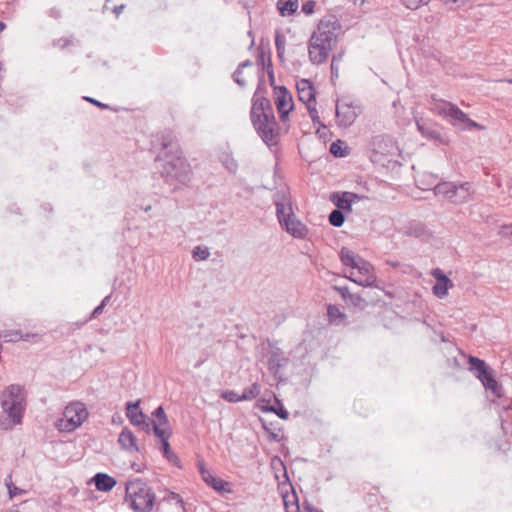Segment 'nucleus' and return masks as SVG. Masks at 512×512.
Here are the masks:
<instances>
[{"label":"nucleus","mask_w":512,"mask_h":512,"mask_svg":"<svg viewBox=\"0 0 512 512\" xmlns=\"http://www.w3.org/2000/svg\"><path fill=\"white\" fill-rule=\"evenodd\" d=\"M83 99H84L85 101H87V102H89V103H91V104H93V105H95V106H97V107L101 108V109H109V108H110V107H109V105L104 104V103H102V102H100V101H98V100H96V99H94V98H91V97L85 96V97H83Z\"/></svg>","instance_id":"obj_47"},{"label":"nucleus","mask_w":512,"mask_h":512,"mask_svg":"<svg viewBox=\"0 0 512 512\" xmlns=\"http://www.w3.org/2000/svg\"><path fill=\"white\" fill-rule=\"evenodd\" d=\"M298 99L305 104L306 108L316 105V90L313 83L308 79H301L296 84Z\"/></svg>","instance_id":"obj_16"},{"label":"nucleus","mask_w":512,"mask_h":512,"mask_svg":"<svg viewBox=\"0 0 512 512\" xmlns=\"http://www.w3.org/2000/svg\"><path fill=\"white\" fill-rule=\"evenodd\" d=\"M273 202L281 227L294 238L304 239L308 234V228L294 216L290 194L286 190H278L273 195Z\"/></svg>","instance_id":"obj_3"},{"label":"nucleus","mask_w":512,"mask_h":512,"mask_svg":"<svg viewBox=\"0 0 512 512\" xmlns=\"http://www.w3.org/2000/svg\"><path fill=\"white\" fill-rule=\"evenodd\" d=\"M93 481L96 488L99 491L104 492L111 491L116 485V480L112 476L105 473H97L94 476Z\"/></svg>","instance_id":"obj_25"},{"label":"nucleus","mask_w":512,"mask_h":512,"mask_svg":"<svg viewBox=\"0 0 512 512\" xmlns=\"http://www.w3.org/2000/svg\"><path fill=\"white\" fill-rule=\"evenodd\" d=\"M359 255L355 254L352 250L342 247L340 250V260L345 266L354 267L359 259H361Z\"/></svg>","instance_id":"obj_29"},{"label":"nucleus","mask_w":512,"mask_h":512,"mask_svg":"<svg viewBox=\"0 0 512 512\" xmlns=\"http://www.w3.org/2000/svg\"><path fill=\"white\" fill-rule=\"evenodd\" d=\"M327 313L330 318L344 317V315L340 312L339 308L335 305H329L327 307Z\"/></svg>","instance_id":"obj_46"},{"label":"nucleus","mask_w":512,"mask_h":512,"mask_svg":"<svg viewBox=\"0 0 512 512\" xmlns=\"http://www.w3.org/2000/svg\"><path fill=\"white\" fill-rule=\"evenodd\" d=\"M252 65H253V62H252L251 60H249V59H248V60H245V61H243L242 63H240V64L238 65V68H240V69L242 70L243 68L250 67V66H252Z\"/></svg>","instance_id":"obj_56"},{"label":"nucleus","mask_w":512,"mask_h":512,"mask_svg":"<svg viewBox=\"0 0 512 512\" xmlns=\"http://www.w3.org/2000/svg\"><path fill=\"white\" fill-rule=\"evenodd\" d=\"M336 289L339 291V293L341 294L342 298L347 301L348 298H349V295L351 294V292L349 291V289L347 287H340V288H337Z\"/></svg>","instance_id":"obj_53"},{"label":"nucleus","mask_w":512,"mask_h":512,"mask_svg":"<svg viewBox=\"0 0 512 512\" xmlns=\"http://www.w3.org/2000/svg\"><path fill=\"white\" fill-rule=\"evenodd\" d=\"M126 416L128 417L131 424L135 426L148 427L146 423V416L139 408V401L136 403H128L126 407Z\"/></svg>","instance_id":"obj_21"},{"label":"nucleus","mask_w":512,"mask_h":512,"mask_svg":"<svg viewBox=\"0 0 512 512\" xmlns=\"http://www.w3.org/2000/svg\"><path fill=\"white\" fill-rule=\"evenodd\" d=\"M453 3H457L459 0H451Z\"/></svg>","instance_id":"obj_62"},{"label":"nucleus","mask_w":512,"mask_h":512,"mask_svg":"<svg viewBox=\"0 0 512 512\" xmlns=\"http://www.w3.org/2000/svg\"><path fill=\"white\" fill-rule=\"evenodd\" d=\"M309 116L314 124H321L316 105L307 107Z\"/></svg>","instance_id":"obj_42"},{"label":"nucleus","mask_w":512,"mask_h":512,"mask_svg":"<svg viewBox=\"0 0 512 512\" xmlns=\"http://www.w3.org/2000/svg\"><path fill=\"white\" fill-rule=\"evenodd\" d=\"M143 210H144L145 212L150 211V210H151V205H147V206L143 207Z\"/></svg>","instance_id":"obj_59"},{"label":"nucleus","mask_w":512,"mask_h":512,"mask_svg":"<svg viewBox=\"0 0 512 512\" xmlns=\"http://www.w3.org/2000/svg\"><path fill=\"white\" fill-rule=\"evenodd\" d=\"M280 492L286 512H299L298 497L287 480L280 484Z\"/></svg>","instance_id":"obj_17"},{"label":"nucleus","mask_w":512,"mask_h":512,"mask_svg":"<svg viewBox=\"0 0 512 512\" xmlns=\"http://www.w3.org/2000/svg\"><path fill=\"white\" fill-rule=\"evenodd\" d=\"M111 295H107L103 298L101 303L94 308V310L91 312L90 318H97L101 315L103 312L104 307L110 302Z\"/></svg>","instance_id":"obj_39"},{"label":"nucleus","mask_w":512,"mask_h":512,"mask_svg":"<svg viewBox=\"0 0 512 512\" xmlns=\"http://www.w3.org/2000/svg\"><path fill=\"white\" fill-rule=\"evenodd\" d=\"M342 59H343V53H338V54L333 55L332 61H331V66H330L332 78L338 77V75H339L338 63H340L342 61Z\"/></svg>","instance_id":"obj_37"},{"label":"nucleus","mask_w":512,"mask_h":512,"mask_svg":"<svg viewBox=\"0 0 512 512\" xmlns=\"http://www.w3.org/2000/svg\"><path fill=\"white\" fill-rule=\"evenodd\" d=\"M166 500L170 503H174L176 505H178L180 508H184V502H183V499L181 498V496L177 493H174V492H170L167 497H166Z\"/></svg>","instance_id":"obj_41"},{"label":"nucleus","mask_w":512,"mask_h":512,"mask_svg":"<svg viewBox=\"0 0 512 512\" xmlns=\"http://www.w3.org/2000/svg\"><path fill=\"white\" fill-rule=\"evenodd\" d=\"M275 46L277 50V55L279 59L282 61L285 52V38L279 32H277L275 35Z\"/></svg>","instance_id":"obj_35"},{"label":"nucleus","mask_w":512,"mask_h":512,"mask_svg":"<svg viewBox=\"0 0 512 512\" xmlns=\"http://www.w3.org/2000/svg\"><path fill=\"white\" fill-rule=\"evenodd\" d=\"M4 512H20V511H18V510H16V509H8V510H6V511H4Z\"/></svg>","instance_id":"obj_60"},{"label":"nucleus","mask_w":512,"mask_h":512,"mask_svg":"<svg viewBox=\"0 0 512 512\" xmlns=\"http://www.w3.org/2000/svg\"><path fill=\"white\" fill-rule=\"evenodd\" d=\"M280 418L286 420L289 417L288 411L283 408L282 406L279 408V410L272 409Z\"/></svg>","instance_id":"obj_51"},{"label":"nucleus","mask_w":512,"mask_h":512,"mask_svg":"<svg viewBox=\"0 0 512 512\" xmlns=\"http://www.w3.org/2000/svg\"><path fill=\"white\" fill-rule=\"evenodd\" d=\"M395 142L390 136L377 135L374 136L370 141L371 159L372 161H378V156L392 155L395 150Z\"/></svg>","instance_id":"obj_13"},{"label":"nucleus","mask_w":512,"mask_h":512,"mask_svg":"<svg viewBox=\"0 0 512 512\" xmlns=\"http://www.w3.org/2000/svg\"><path fill=\"white\" fill-rule=\"evenodd\" d=\"M503 81H505V82H508V83L512 84V79H504Z\"/></svg>","instance_id":"obj_61"},{"label":"nucleus","mask_w":512,"mask_h":512,"mask_svg":"<svg viewBox=\"0 0 512 512\" xmlns=\"http://www.w3.org/2000/svg\"><path fill=\"white\" fill-rule=\"evenodd\" d=\"M242 70L237 67V69L234 71L232 77L233 80L242 88L246 86V81L242 78Z\"/></svg>","instance_id":"obj_43"},{"label":"nucleus","mask_w":512,"mask_h":512,"mask_svg":"<svg viewBox=\"0 0 512 512\" xmlns=\"http://www.w3.org/2000/svg\"><path fill=\"white\" fill-rule=\"evenodd\" d=\"M156 420L153 422L154 432L157 437L162 441V449L165 457L172 464L179 466L180 460L178 456L171 450L168 439L170 438L171 432L169 423L164 409L160 406L153 413Z\"/></svg>","instance_id":"obj_8"},{"label":"nucleus","mask_w":512,"mask_h":512,"mask_svg":"<svg viewBox=\"0 0 512 512\" xmlns=\"http://www.w3.org/2000/svg\"><path fill=\"white\" fill-rule=\"evenodd\" d=\"M6 28V24L4 22H0V33Z\"/></svg>","instance_id":"obj_58"},{"label":"nucleus","mask_w":512,"mask_h":512,"mask_svg":"<svg viewBox=\"0 0 512 512\" xmlns=\"http://www.w3.org/2000/svg\"><path fill=\"white\" fill-rule=\"evenodd\" d=\"M276 98L275 104L283 123L288 121V115L294 107L293 98L285 86L274 87Z\"/></svg>","instance_id":"obj_12"},{"label":"nucleus","mask_w":512,"mask_h":512,"mask_svg":"<svg viewBox=\"0 0 512 512\" xmlns=\"http://www.w3.org/2000/svg\"><path fill=\"white\" fill-rule=\"evenodd\" d=\"M131 468L136 473H141L146 469V463L144 461L131 463Z\"/></svg>","instance_id":"obj_48"},{"label":"nucleus","mask_w":512,"mask_h":512,"mask_svg":"<svg viewBox=\"0 0 512 512\" xmlns=\"http://www.w3.org/2000/svg\"><path fill=\"white\" fill-rule=\"evenodd\" d=\"M155 494L148 484L140 479L126 483L125 503L135 512H150L154 506Z\"/></svg>","instance_id":"obj_4"},{"label":"nucleus","mask_w":512,"mask_h":512,"mask_svg":"<svg viewBox=\"0 0 512 512\" xmlns=\"http://www.w3.org/2000/svg\"><path fill=\"white\" fill-rule=\"evenodd\" d=\"M344 221V214L339 209H334L329 215V223L334 227H341Z\"/></svg>","instance_id":"obj_32"},{"label":"nucleus","mask_w":512,"mask_h":512,"mask_svg":"<svg viewBox=\"0 0 512 512\" xmlns=\"http://www.w3.org/2000/svg\"><path fill=\"white\" fill-rule=\"evenodd\" d=\"M464 123L468 127H470V128H476V129H479V130L483 129L482 125L478 124L477 122H475L474 120L470 119L469 117H468V121H465Z\"/></svg>","instance_id":"obj_54"},{"label":"nucleus","mask_w":512,"mask_h":512,"mask_svg":"<svg viewBox=\"0 0 512 512\" xmlns=\"http://www.w3.org/2000/svg\"><path fill=\"white\" fill-rule=\"evenodd\" d=\"M447 108L444 110L445 115L459 122L468 121V116L461 109L452 103H446Z\"/></svg>","instance_id":"obj_30"},{"label":"nucleus","mask_w":512,"mask_h":512,"mask_svg":"<svg viewBox=\"0 0 512 512\" xmlns=\"http://www.w3.org/2000/svg\"><path fill=\"white\" fill-rule=\"evenodd\" d=\"M88 415L83 403L72 402L65 407L62 417L56 422V428L60 432H73L87 420Z\"/></svg>","instance_id":"obj_7"},{"label":"nucleus","mask_w":512,"mask_h":512,"mask_svg":"<svg viewBox=\"0 0 512 512\" xmlns=\"http://www.w3.org/2000/svg\"><path fill=\"white\" fill-rule=\"evenodd\" d=\"M71 43H72V40H71V39H69V38H60V39H58V40H57V43H56V44H57L60 48L64 49V48H66L67 46H69Z\"/></svg>","instance_id":"obj_52"},{"label":"nucleus","mask_w":512,"mask_h":512,"mask_svg":"<svg viewBox=\"0 0 512 512\" xmlns=\"http://www.w3.org/2000/svg\"><path fill=\"white\" fill-rule=\"evenodd\" d=\"M431 274L436 280L432 288L433 294L438 298L445 297L448 293V289L453 287V282L440 268L433 269Z\"/></svg>","instance_id":"obj_18"},{"label":"nucleus","mask_w":512,"mask_h":512,"mask_svg":"<svg viewBox=\"0 0 512 512\" xmlns=\"http://www.w3.org/2000/svg\"><path fill=\"white\" fill-rule=\"evenodd\" d=\"M25 394L18 385L7 387L1 395V405L5 413L11 418L13 424L21 422L24 411Z\"/></svg>","instance_id":"obj_5"},{"label":"nucleus","mask_w":512,"mask_h":512,"mask_svg":"<svg viewBox=\"0 0 512 512\" xmlns=\"http://www.w3.org/2000/svg\"><path fill=\"white\" fill-rule=\"evenodd\" d=\"M429 2L430 0H402L403 5L411 10H416L421 6L428 4Z\"/></svg>","instance_id":"obj_38"},{"label":"nucleus","mask_w":512,"mask_h":512,"mask_svg":"<svg viewBox=\"0 0 512 512\" xmlns=\"http://www.w3.org/2000/svg\"><path fill=\"white\" fill-rule=\"evenodd\" d=\"M124 8H125V5H123V4L118 5V6H115V7L113 8V12H114V14L116 15V17H118V16L122 13V11L124 10Z\"/></svg>","instance_id":"obj_55"},{"label":"nucleus","mask_w":512,"mask_h":512,"mask_svg":"<svg viewBox=\"0 0 512 512\" xmlns=\"http://www.w3.org/2000/svg\"><path fill=\"white\" fill-rule=\"evenodd\" d=\"M111 295H107L103 298L101 303L94 308V310L91 312L90 318H97L101 315L103 312L104 307L110 302Z\"/></svg>","instance_id":"obj_40"},{"label":"nucleus","mask_w":512,"mask_h":512,"mask_svg":"<svg viewBox=\"0 0 512 512\" xmlns=\"http://www.w3.org/2000/svg\"><path fill=\"white\" fill-rule=\"evenodd\" d=\"M347 301H349L354 306H362V304L365 303V300L360 295L354 293L349 295Z\"/></svg>","instance_id":"obj_45"},{"label":"nucleus","mask_w":512,"mask_h":512,"mask_svg":"<svg viewBox=\"0 0 512 512\" xmlns=\"http://www.w3.org/2000/svg\"><path fill=\"white\" fill-rule=\"evenodd\" d=\"M416 124L419 132L423 137L435 141H442L441 132L438 129H436L431 123L417 121Z\"/></svg>","instance_id":"obj_24"},{"label":"nucleus","mask_w":512,"mask_h":512,"mask_svg":"<svg viewBox=\"0 0 512 512\" xmlns=\"http://www.w3.org/2000/svg\"><path fill=\"white\" fill-rule=\"evenodd\" d=\"M197 468L201 474L202 480L215 491L221 493H231L230 484L221 478L215 477L205 466L203 460L197 462Z\"/></svg>","instance_id":"obj_14"},{"label":"nucleus","mask_w":512,"mask_h":512,"mask_svg":"<svg viewBox=\"0 0 512 512\" xmlns=\"http://www.w3.org/2000/svg\"><path fill=\"white\" fill-rule=\"evenodd\" d=\"M210 256L209 249L207 247L196 246L192 250V257L195 261H203L208 259Z\"/></svg>","instance_id":"obj_34"},{"label":"nucleus","mask_w":512,"mask_h":512,"mask_svg":"<svg viewBox=\"0 0 512 512\" xmlns=\"http://www.w3.org/2000/svg\"><path fill=\"white\" fill-rule=\"evenodd\" d=\"M345 143L341 140H337L330 145V153L335 157H344L347 155L346 147H343Z\"/></svg>","instance_id":"obj_33"},{"label":"nucleus","mask_w":512,"mask_h":512,"mask_svg":"<svg viewBox=\"0 0 512 512\" xmlns=\"http://www.w3.org/2000/svg\"><path fill=\"white\" fill-rule=\"evenodd\" d=\"M118 442L121 445V447L125 450L137 452L139 451V448L137 446V439L134 436V434L128 429H124L120 433Z\"/></svg>","instance_id":"obj_26"},{"label":"nucleus","mask_w":512,"mask_h":512,"mask_svg":"<svg viewBox=\"0 0 512 512\" xmlns=\"http://www.w3.org/2000/svg\"><path fill=\"white\" fill-rule=\"evenodd\" d=\"M356 197L357 195L352 192H343L342 194H333L331 199L339 210L350 211L352 202Z\"/></svg>","instance_id":"obj_23"},{"label":"nucleus","mask_w":512,"mask_h":512,"mask_svg":"<svg viewBox=\"0 0 512 512\" xmlns=\"http://www.w3.org/2000/svg\"><path fill=\"white\" fill-rule=\"evenodd\" d=\"M219 161L222 165L231 173H236L238 169V163L236 159L233 157L231 152L222 151L219 156Z\"/></svg>","instance_id":"obj_28"},{"label":"nucleus","mask_w":512,"mask_h":512,"mask_svg":"<svg viewBox=\"0 0 512 512\" xmlns=\"http://www.w3.org/2000/svg\"><path fill=\"white\" fill-rule=\"evenodd\" d=\"M5 485L8 489L9 499L11 500L17 497L25 496L28 493L27 489L16 486L15 483L12 481L11 476H9L5 480Z\"/></svg>","instance_id":"obj_31"},{"label":"nucleus","mask_w":512,"mask_h":512,"mask_svg":"<svg viewBox=\"0 0 512 512\" xmlns=\"http://www.w3.org/2000/svg\"><path fill=\"white\" fill-rule=\"evenodd\" d=\"M0 337H3L5 341L8 342H15L21 339H26L28 335L23 336L19 331H5L2 334H0Z\"/></svg>","instance_id":"obj_36"},{"label":"nucleus","mask_w":512,"mask_h":512,"mask_svg":"<svg viewBox=\"0 0 512 512\" xmlns=\"http://www.w3.org/2000/svg\"><path fill=\"white\" fill-rule=\"evenodd\" d=\"M339 27L337 21L321 20L317 30L310 38L314 40V43L318 42L320 45L326 46L332 50L337 43V30Z\"/></svg>","instance_id":"obj_10"},{"label":"nucleus","mask_w":512,"mask_h":512,"mask_svg":"<svg viewBox=\"0 0 512 512\" xmlns=\"http://www.w3.org/2000/svg\"><path fill=\"white\" fill-rule=\"evenodd\" d=\"M353 269H355L356 272H351L349 277L351 281L362 286H372L376 281L373 266L363 258L358 260Z\"/></svg>","instance_id":"obj_11"},{"label":"nucleus","mask_w":512,"mask_h":512,"mask_svg":"<svg viewBox=\"0 0 512 512\" xmlns=\"http://www.w3.org/2000/svg\"><path fill=\"white\" fill-rule=\"evenodd\" d=\"M260 394V388L257 383L252 384L246 388L241 395L232 390H226L221 393V397L228 402H240L244 400L255 399Z\"/></svg>","instance_id":"obj_19"},{"label":"nucleus","mask_w":512,"mask_h":512,"mask_svg":"<svg viewBox=\"0 0 512 512\" xmlns=\"http://www.w3.org/2000/svg\"><path fill=\"white\" fill-rule=\"evenodd\" d=\"M315 1L309 0L302 5V12L306 15H311L314 12Z\"/></svg>","instance_id":"obj_44"},{"label":"nucleus","mask_w":512,"mask_h":512,"mask_svg":"<svg viewBox=\"0 0 512 512\" xmlns=\"http://www.w3.org/2000/svg\"><path fill=\"white\" fill-rule=\"evenodd\" d=\"M386 264H387V265H390V266H392V267H394V268H396V267H398V266H399V262H397V261H393V260H387V261H386Z\"/></svg>","instance_id":"obj_57"},{"label":"nucleus","mask_w":512,"mask_h":512,"mask_svg":"<svg viewBox=\"0 0 512 512\" xmlns=\"http://www.w3.org/2000/svg\"><path fill=\"white\" fill-rule=\"evenodd\" d=\"M257 65L261 66L259 81L252 97L250 120L258 136L268 146H276L280 141V127L276 121L272 104L264 93V70L269 67L271 55L262 47L258 48Z\"/></svg>","instance_id":"obj_1"},{"label":"nucleus","mask_w":512,"mask_h":512,"mask_svg":"<svg viewBox=\"0 0 512 512\" xmlns=\"http://www.w3.org/2000/svg\"><path fill=\"white\" fill-rule=\"evenodd\" d=\"M467 358L469 370L482 383L484 388L489 390L496 398H501L503 395L502 386L494 377L493 370L480 358L471 355Z\"/></svg>","instance_id":"obj_6"},{"label":"nucleus","mask_w":512,"mask_h":512,"mask_svg":"<svg viewBox=\"0 0 512 512\" xmlns=\"http://www.w3.org/2000/svg\"><path fill=\"white\" fill-rule=\"evenodd\" d=\"M357 113L355 108L348 103L336 104V122L339 127H350L356 120Z\"/></svg>","instance_id":"obj_15"},{"label":"nucleus","mask_w":512,"mask_h":512,"mask_svg":"<svg viewBox=\"0 0 512 512\" xmlns=\"http://www.w3.org/2000/svg\"><path fill=\"white\" fill-rule=\"evenodd\" d=\"M330 51L326 46L320 45L318 42L314 43L313 39H309L308 54L313 64H323L328 59Z\"/></svg>","instance_id":"obj_20"},{"label":"nucleus","mask_w":512,"mask_h":512,"mask_svg":"<svg viewBox=\"0 0 512 512\" xmlns=\"http://www.w3.org/2000/svg\"><path fill=\"white\" fill-rule=\"evenodd\" d=\"M267 75H268V78H269V83L270 85L274 88L276 87L275 86V76H274V71H273V65L272 63H269V67L267 68Z\"/></svg>","instance_id":"obj_49"},{"label":"nucleus","mask_w":512,"mask_h":512,"mask_svg":"<svg viewBox=\"0 0 512 512\" xmlns=\"http://www.w3.org/2000/svg\"><path fill=\"white\" fill-rule=\"evenodd\" d=\"M277 9L282 16H290L298 9V0H278Z\"/></svg>","instance_id":"obj_27"},{"label":"nucleus","mask_w":512,"mask_h":512,"mask_svg":"<svg viewBox=\"0 0 512 512\" xmlns=\"http://www.w3.org/2000/svg\"><path fill=\"white\" fill-rule=\"evenodd\" d=\"M434 192L442 195L454 204H463L471 200L472 185L470 182L456 184L454 182L438 183Z\"/></svg>","instance_id":"obj_9"},{"label":"nucleus","mask_w":512,"mask_h":512,"mask_svg":"<svg viewBox=\"0 0 512 512\" xmlns=\"http://www.w3.org/2000/svg\"><path fill=\"white\" fill-rule=\"evenodd\" d=\"M156 141L161 151L156 160L163 161L159 173L164 182L177 190L180 185H187L192 178V169L182 151L176 136L171 130H164L157 133Z\"/></svg>","instance_id":"obj_2"},{"label":"nucleus","mask_w":512,"mask_h":512,"mask_svg":"<svg viewBox=\"0 0 512 512\" xmlns=\"http://www.w3.org/2000/svg\"><path fill=\"white\" fill-rule=\"evenodd\" d=\"M500 234L502 236H512V223L501 226Z\"/></svg>","instance_id":"obj_50"},{"label":"nucleus","mask_w":512,"mask_h":512,"mask_svg":"<svg viewBox=\"0 0 512 512\" xmlns=\"http://www.w3.org/2000/svg\"><path fill=\"white\" fill-rule=\"evenodd\" d=\"M405 235L419 239H428L430 231L427 226L420 221H411L405 227Z\"/></svg>","instance_id":"obj_22"}]
</instances>
